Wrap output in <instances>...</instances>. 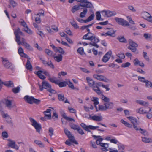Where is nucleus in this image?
<instances>
[{"mask_svg":"<svg viewBox=\"0 0 152 152\" xmlns=\"http://www.w3.org/2000/svg\"><path fill=\"white\" fill-rule=\"evenodd\" d=\"M48 80L51 82L54 83L56 84H58V81L59 80L57 79L56 77H51L50 76L48 78Z\"/></svg>","mask_w":152,"mask_h":152,"instance_id":"obj_27","label":"nucleus"},{"mask_svg":"<svg viewBox=\"0 0 152 152\" xmlns=\"http://www.w3.org/2000/svg\"><path fill=\"white\" fill-rule=\"evenodd\" d=\"M42 70H39L37 72H35V73L37 74L39 77L41 79L44 80L46 78L45 77L41 74L42 73Z\"/></svg>","mask_w":152,"mask_h":152,"instance_id":"obj_23","label":"nucleus"},{"mask_svg":"<svg viewBox=\"0 0 152 152\" xmlns=\"http://www.w3.org/2000/svg\"><path fill=\"white\" fill-rule=\"evenodd\" d=\"M56 50L59 53H61V54H63L65 52L62 49V48L60 47H58L57 48H56Z\"/></svg>","mask_w":152,"mask_h":152,"instance_id":"obj_52","label":"nucleus"},{"mask_svg":"<svg viewBox=\"0 0 152 152\" xmlns=\"http://www.w3.org/2000/svg\"><path fill=\"white\" fill-rule=\"evenodd\" d=\"M20 91V87L19 86L13 88L12 90V91L15 94L18 93Z\"/></svg>","mask_w":152,"mask_h":152,"instance_id":"obj_48","label":"nucleus"},{"mask_svg":"<svg viewBox=\"0 0 152 152\" xmlns=\"http://www.w3.org/2000/svg\"><path fill=\"white\" fill-rule=\"evenodd\" d=\"M8 146L12 148H15L17 150L18 149V147L15 144V141L10 140L8 143Z\"/></svg>","mask_w":152,"mask_h":152,"instance_id":"obj_13","label":"nucleus"},{"mask_svg":"<svg viewBox=\"0 0 152 152\" xmlns=\"http://www.w3.org/2000/svg\"><path fill=\"white\" fill-rule=\"evenodd\" d=\"M18 53L22 57L27 58L28 56L23 53V50L21 47H20L18 49Z\"/></svg>","mask_w":152,"mask_h":152,"instance_id":"obj_17","label":"nucleus"},{"mask_svg":"<svg viewBox=\"0 0 152 152\" xmlns=\"http://www.w3.org/2000/svg\"><path fill=\"white\" fill-rule=\"evenodd\" d=\"M3 83L5 86L8 87H14L13 83L11 81L3 82Z\"/></svg>","mask_w":152,"mask_h":152,"instance_id":"obj_22","label":"nucleus"},{"mask_svg":"<svg viewBox=\"0 0 152 152\" xmlns=\"http://www.w3.org/2000/svg\"><path fill=\"white\" fill-rule=\"evenodd\" d=\"M103 105H99L98 109L100 111H106L107 110H110L113 108L114 104L110 102L107 103H104Z\"/></svg>","mask_w":152,"mask_h":152,"instance_id":"obj_3","label":"nucleus"},{"mask_svg":"<svg viewBox=\"0 0 152 152\" xmlns=\"http://www.w3.org/2000/svg\"><path fill=\"white\" fill-rule=\"evenodd\" d=\"M142 140L145 143H151L152 142V138L145 137H142Z\"/></svg>","mask_w":152,"mask_h":152,"instance_id":"obj_21","label":"nucleus"},{"mask_svg":"<svg viewBox=\"0 0 152 152\" xmlns=\"http://www.w3.org/2000/svg\"><path fill=\"white\" fill-rule=\"evenodd\" d=\"M5 104L6 106L9 109H11L14 106L12 105V100L7 99H5Z\"/></svg>","mask_w":152,"mask_h":152,"instance_id":"obj_14","label":"nucleus"},{"mask_svg":"<svg viewBox=\"0 0 152 152\" xmlns=\"http://www.w3.org/2000/svg\"><path fill=\"white\" fill-rule=\"evenodd\" d=\"M45 52L47 55L50 56H53V52L49 49H45Z\"/></svg>","mask_w":152,"mask_h":152,"instance_id":"obj_37","label":"nucleus"},{"mask_svg":"<svg viewBox=\"0 0 152 152\" xmlns=\"http://www.w3.org/2000/svg\"><path fill=\"white\" fill-rule=\"evenodd\" d=\"M77 51L81 55H83L84 54H85L84 51V49L82 47L79 48L77 50Z\"/></svg>","mask_w":152,"mask_h":152,"instance_id":"obj_44","label":"nucleus"},{"mask_svg":"<svg viewBox=\"0 0 152 152\" xmlns=\"http://www.w3.org/2000/svg\"><path fill=\"white\" fill-rule=\"evenodd\" d=\"M131 65V64L129 62H127L125 63H123L122 64L121 67L123 68H126L128 67Z\"/></svg>","mask_w":152,"mask_h":152,"instance_id":"obj_54","label":"nucleus"},{"mask_svg":"<svg viewBox=\"0 0 152 152\" xmlns=\"http://www.w3.org/2000/svg\"><path fill=\"white\" fill-rule=\"evenodd\" d=\"M68 137L69 138L70 142L74 143H75V144H78V143L75 140V137L74 136L71 135L69 137L68 136Z\"/></svg>","mask_w":152,"mask_h":152,"instance_id":"obj_34","label":"nucleus"},{"mask_svg":"<svg viewBox=\"0 0 152 152\" xmlns=\"http://www.w3.org/2000/svg\"><path fill=\"white\" fill-rule=\"evenodd\" d=\"M2 63L4 66L6 68L9 69L12 66V64L6 58H2Z\"/></svg>","mask_w":152,"mask_h":152,"instance_id":"obj_9","label":"nucleus"},{"mask_svg":"<svg viewBox=\"0 0 152 152\" xmlns=\"http://www.w3.org/2000/svg\"><path fill=\"white\" fill-rule=\"evenodd\" d=\"M137 47H132L131 46H128L127 48L132 51L134 53H135L137 51Z\"/></svg>","mask_w":152,"mask_h":152,"instance_id":"obj_47","label":"nucleus"},{"mask_svg":"<svg viewBox=\"0 0 152 152\" xmlns=\"http://www.w3.org/2000/svg\"><path fill=\"white\" fill-rule=\"evenodd\" d=\"M83 3H85V4H80V6L87 8H91L93 7V5L92 3L89 2L87 0H83Z\"/></svg>","mask_w":152,"mask_h":152,"instance_id":"obj_10","label":"nucleus"},{"mask_svg":"<svg viewBox=\"0 0 152 152\" xmlns=\"http://www.w3.org/2000/svg\"><path fill=\"white\" fill-rule=\"evenodd\" d=\"M101 13L103 16L106 17H109L116 15V13L115 11H110L109 10H103L101 12Z\"/></svg>","mask_w":152,"mask_h":152,"instance_id":"obj_8","label":"nucleus"},{"mask_svg":"<svg viewBox=\"0 0 152 152\" xmlns=\"http://www.w3.org/2000/svg\"><path fill=\"white\" fill-rule=\"evenodd\" d=\"M114 19L115 21L119 24L124 26H128L129 25V24L128 22L122 18L115 17Z\"/></svg>","mask_w":152,"mask_h":152,"instance_id":"obj_7","label":"nucleus"},{"mask_svg":"<svg viewBox=\"0 0 152 152\" xmlns=\"http://www.w3.org/2000/svg\"><path fill=\"white\" fill-rule=\"evenodd\" d=\"M86 79L90 87H92L93 88L95 87V81H94L92 79L88 77H87L86 78Z\"/></svg>","mask_w":152,"mask_h":152,"instance_id":"obj_18","label":"nucleus"},{"mask_svg":"<svg viewBox=\"0 0 152 152\" xmlns=\"http://www.w3.org/2000/svg\"><path fill=\"white\" fill-rule=\"evenodd\" d=\"M143 57L145 60L148 61H149V57L147 56V53L145 52H143Z\"/></svg>","mask_w":152,"mask_h":152,"instance_id":"obj_61","label":"nucleus"},{"mask_svg":"<svg viewBox=\"0 0 152 152\" xmlns=\"http://www.w3.org/2000/svg\"><path fill=\"white\" fill-rule=\"evenodd\" d=\"M98 99L96 97H93V99L92 101L94 102V104L95 105V107L96 109V111H98L99 110L98 109H97V107L96 105L98 104L99 103V102L98 101Z\"/></svg>","mask_w":152,"mask_h":152,"instance_id":"obj_28","label":"nucleus"},{"mask_svg":"<svg viewBox=\"0 0 152 152\" xmlns=\"http://www.w3.org/2000/svg\"><path fill=\"white\" fill-rule=\"evenodd\" d=\"M144 37L147 40L151 41L152 39L151 35L149 33H145L143 34Z\"/></svg>","mask_w":152,"mask_h":152,"instance_id":"obj_25","label":"nucleus"},{"mask_svg":"<svg viewBox=\"0 0 152 152\" xmlns=\"http://www.w3.org/2000/svg\"><path fill=\"white\" fill-rule=\"evenodd\" d=\"M34 142L36 144L39 145L40 147L42 148L44 147V145L41 142V141L37 140H34Z\"/></svg>","mask_w":152,"mask_h":152,"instance_id":"obj_41","label":"nucleus"},{"mask_svg":"<svg viewBox=\"0 0 152 152\" xmlns=\"http://www.w3.org/2000/svg\"><path fill=\"white\" fill-rule=\"evenodd\" d=\"M150 15V14L147 12H144L142 14V17L147 20L148 19Z\"/></svg>","mask_w":152,"mask_h":152,"instance_id":"obj_38","label":"nucleus"},{"mask_svg":"<svg viewBox=\"0 0 152 152\" xmlns=\"http://www.w3.org/2000/svg\"><path fill=\"white\" fill-rule=\"evenodd\" d=\"M47 66H49L52 69H53L54 68V66L51 61L48 62Z\"/></svg>","mask_w":152,"mask_h":152,"instance_id":"obj_63","label":"nucleus"},{"mask_svg":"<svg viewBox=\"0 0 152 152\" xmlns=\"http://www.w3.org/2000/svg\"><path fill=\"white\" fill-rule=\"evenodd\" d=\"M137 47H132L131 46H128L127 48L132 51L134 53H135L137 51Z\"/></svg>","mask_w":152,"mask_h":152,"instance_id":"obj_46","label":"nucleus"},{"mask_svg":"<svg viewBox=\"0 0 152 152\" xmlns=\"http://www.w3.org/2000/svg\"><path fill=\"white\" fill-rule=\"evenodd\" d=\"M112 53L111 51H108L104 56L102 61L104 62H107L109 59Z\"/></svg>","mask_w":152,"mask_h":152,"instance_id":"obj_12","label":"nucleus"},{"mask_svg":"<svg viewBox=\"0 0 152 152\" xmlns=\"http://www.w3.org/2000/svg\"><path fill=\"white\" fill-rule=\"evenodd\" d=\"M108 36H112L113 34H114L115 32V31H114L113 29H110V30L107 32Z\"/></svg>","mask_w":152,"mask_h":152,"instance_id":"obj_57","label":"nucleus"},{"mask_svg":"<svg viewBox=\"0 0 152 152\" xmlns=\"http://www.w3.org/2000/svg\"><path fill=\"white\" fill-rule=\"evenodd\" d=\"M23 45H24L25 48L31 51L32 50H33V48L32 47H31L29 45V44L27 43V42L25 43Z\"/></svg>","mask_w":152,"mask_h":152,"instance_id":"obj_43","label":"nucleus"},{"mask_svg":"<svg viewBox=\"0 0 152 152\" xmlns=\"http://www.w3.org/2000/svg\"><path fill=\"white\" fill-rule=\"evenodd\" d=\"M42 88H41L40 90L43 91V89H48L51 88V85L48 82L43 81L42 83Z\"/></svg>","mask_w":152,"mask_h":152,"instance_id":"obj_11","label":"nucleus"},{"mask_svg":"<svg viewBox=\"0 0 152 152\" xmlns=\"http://www.w3.org/2000/svg\"><path fill=\"white\" fill-rule=\"evenodd\" d=\"M102 99L104 102V103H107L110 102V99L109 98L106 97L104 96L103 95L102 97Z\"/></svg>","mask_w":152,"mask_h":152,"instance_id":"obj_50","label":"nucleus"},{"mask_svg":"<svg viewBox=\"0 0 152 152\" xmlns=\"http://www.w3.org/2000/svg\"><path fill=\"white\" fill-rule=\"evenodd\" d=\"M96 19L98 20H100L101 17V15L99 12H96Z\"/></svg>","mask_w":152,"mask_h":152,"instance_id":"obj_59","label":"nucleus"},{"mask_svg":"<svg viewBox=\"0 0 152 152\" xmlns=\"http://www.w3.org/2000/svg\"><path fill=\"white\" fill-rule=\"evenodd\" d=\"M136 112L137 113L142 114H144L147 113V112L144 111V110L142 108L137 109Z\"/></svg>","mask_w":152,"mask_h":152,"instance_id":"obj_35","label":"nucleus"},{"mask_svg":"<svg viewBox=\"0 0 152 152\" xmlns=\"http://www.w3.org/2000/svg\"><path fill=\"white\" fill-rule=\"evenodd\" d=\"M24 100L26 102L30 104H32L34 103L36 104H39L41 102L40 100L35 99L33 97L30 96L28 95H26L24 98Z\"/></svg>","mask_w":152,"mask_h":152,"instance_id":"obj_4","label":"nucleus"},{"mask_svg":"<svg viewBox=\"0 0 152 152\" xmlns=\"http://www.w3.org/2000/svg\"><path fill=\"white\" fill-rule=\"evenodd\" d=\"M57 84L60 87H62L66 86L67 85V83L65 81L59 82V81L58 80V84Z\"/></svg>","mask_w":152,"mask_h":152,"instance_id":"obj_39","label":"nucleus"},{"mask_svg":"<svg viewBox=\"0 0 152 152\" xmlns=\"http://www.w3.org/2000/svg\"><path fill=\"white\" fill-rule=\"evenodd\" d=\"M92 14H91L88 18V19L89 21L92 20L94 17V14L93 12H92Z\"/></svg>","mask_w":152,"mask_h":152,"instance_id":"obj_62","label":"nucleus"},{"mask_svg":"<svg viewBox=\"0 0 152 152\" xmlns=\"http://www.w3.org/2000/svg\"><path fill=\"white\" fill-rule=\"evenodd\" d=\"M69 126L71 129L74 130H76L79 126L77 125L74 124L72 123H70L69 124Z\"/></svg>","mask_w":152,"mask_h":152,"instance_id":"obj_45","label":"nucleus"},{"mask_svg":"<svg viewBox=\"0 0 152 152\" xmlns=\"http://www.w3.org/2000/svg\"><path fill=\"white\" fill-rule=\"evenodd\" d=\"M61 114L63 118L69 121H73L74 122H75V120L72 118H70L67 116L66 113H64V111H61Z\"/></svg>","mask_w":152,"mask_h":152,"instance_id":"obj_16","label":"nucleus"},{"mask_svg":"<svg viewBox=\"0 0 152 152\" xmlns=\"http://www.w3.org/2000/svg\"><path fill=\"white\" fill-rule=\"evenodd\" d=\"M80 125L84 130L88 132H91L90 130L89 129H90V127L91 126V125L87 126L85 124L83 123H81L80 124Z\"/></svg>","mask_w":152,"mask_h":152,"instance_id":"obj_20","label":"nucleus"},{"mask_svg":"<svg viewBox=\"0 0 152 152\" xmlns=\"http://www.w3.org/2000/svg\"><path fill=\"white\" fill-rule=\"evenodd\" d=\"M88 11V10L87 9H85L83 10V11L81 12L80 15V17L81 18H84L86 15V14Z\"/></svg>","mask_w":152,"mask_h":152,"instance_id":"obj_40","label":"nucleus"},{"mask_svg":"<svg viewBox=\"0 0 152 152\" xmlns=\"http://www.w3.org/2000/svg\"><path fill=\"white\" fill-rule=\"evenodd\" d=\"M49 132L50 133L49 135L50 137L52 136L53 134V129L52 127H50L49 129Z\"/></svg>","mask_w":152,"mask_h":152,"instance_id":"obj_60","label":"nucleus"},{"mask_svg":"<svg viewBox=\"0 0 152 152\" xmlns=\"http://www.w3.org/2000/svg\"><path fill=\"white\" fill-rule=\"evenodd\" d=\"M88 119L97 121H99L102 120V116L96 115H94L92 116L91 115H89V117L88 118Z\"/></svg>","mask_w":152,"mask_h":152,"instance_id":"obj_15","label":"nucleus"},{"mask_svg":"<svg viewBox=\"0 0 152 152\" xmlns=\"http://www.w3.org/2000/svg\"><path fill=\"white\" fill-rule=\"evenodd\" d=\"M80 5L78 6L77 5L73 6L72 9V12L73 13H75L76 11L79 10L80 9Z\"/></svg>","mask_w":152,"mask_h":152,"instance_id":"obj_31","label":"nucleus"},{"mask_svg":"<svg viewBox=\"0 0 152 152\" xmlns=\"http://www.w3.org/2000/svg\"><path fill=\"white\" fill-rule=\"evenodd\" d=\"M93 90L98 95H100L102 93L99 87H96V88L95 86V87L93 88Z\"/></svg>","mask_w":152,"mask_h":152,"instance_id":"obj_36","label":"nucleus"},{"mask_svg":"<svg viewBox=\"0 0 152 152\" xmlns=\"http://www.w3.org/2000/svg\"><path fill=\"white\" fill-rule=\"evenodd\" d=\"M127 118L133 124L134 128L137 131L139 130L138 126H137L139 124V122L137 119L133 117L129 116L127 117Z\"/></svg>","mask_w":152,"mask_h":152,"instance_id":"obj_6","label":"nucleus"},{"mask_svg":"<svg viewBox=\"0 0 152 152\" xmlns=\"http://www.w3.org/2000/svg\"><path fill=\"white\" fill-rule=\"evenodd\" d=\"M67 85H68L69 87L71 89H75L73 83L70 81H68L67 83Z\"/></svg>","mask_w":152,"mask_h":152,"instance_id":"obj_55","label":"nucleus"},{"mask_svg":"<svg viewBox=\"0 0 152 152\" xmlns=\"http://www.w3.org/2000/svg\"><path fill=\"white\" fill-rule=\"evenodd\" d=\"M62 56L60 54H58V56H55L54 57V59L55 61L58 62H59L62 60Z\"/></svg>","mask_w":152,"mask_h":152,"instance_id":"obj_32","label":"nucleus"},{"mask_svg":"<svg viewBox=\"0 0 152 152\" xmlns=\"http://www.w3.org/2000/svg\"><path fill=\"white\" fill-rule=\"evenodd\" d=\"M29 120L31 122V125L35 129L36 131L40 133L42 130L41 125L37 122L34 119L31 118H29Z\"/></svg>","mask_w":152,"mask_h":152,"instance_id":"obj_5","label":"nucleus"},{"mask_svg":"<svg viewBox=\"0 0 152 152\" xmlns=\"http://www.w3.org/2000/svg\"><path fill=\"white\" fill-rule=\"evenodd\" d=\"M138 80L142 82L145 83L146 80H145V78L142 77L138 76Z\"/></svg>","mask_w":152,"mask_h":152,"instance_id":"obj_64","label":"nucleus"},{"mask_svg":"<svg viewBox=\"0 0 152 152\" xmlns=\"http://www.w3.org/2000/svg\"><path fill=\"white\" fill-rule=\"evenodd\" d=\"M139 130L140 132L143 135L145 136H148L149 135V133L146 130L143 129H142L140 128L138 126Z\"/></svg>","mask_w":152,"mask_h":152,"instance_id":"obj_26","label":"nucleus"},{"mask_svg":"<svg viewBox=\"0 0 152 152\" xmlns=\"http://www.w3.org/2000/svg\"><path fill=\"white\" fill-rule=\"evenodd\" d=\"M100 146L102 147L101 150L104 151H108L107 148L108 147V145L107 143H102Z\"/></svg>","mask_w":152,"mask_h":152,"instance_id":"obj_19","label":"nucleus"},{"mask_svg":"<svg viewBox=\"0 0 152 152\" xmlns=\"http://www.w3.org/2000/svg\"><path fill=\"white\" fill-rule=\"evenodd\" d=\"M26 67L28 70H29L31 71H32V66L30 63V61L29 60H28L26 65Z\"/></svg>","mask_w":152,"mask_h":152,"instance_id":"obj_33","label":"nucleus"},{"mask_svg":"<svg viewBox=\"0 0 152 152\" xmlns=\"http://www.w3.org/2000/svg\"><path fill=\"white\" fill-rule=\"evenodd\" d=\"M93 77L95 79H97L99 80L102 81L104 76L94 74L93 75Z\"/></svg>","mask_w":152,"mask_h":152,"instance_id":"obj_24","label":"nucleus"},{"mask_svg":"<svg viewBox=\"0 0 152 152\" xmlns=\"http://www.w3.org/2000/svg\"><path fill=\"white\" fill-rule=\"evenodd\" d=\"M128 42L129 44V46H131L132 47H137L138 46L137 44L133 41L132 40L129 39Z\"/></svg>","mask_w":152,"mask_h":152,"instance_id":"obj_30","label":"nucleus"},{"mask_svg":"<svg viewBox=\"0 0 152 152\" xmlns=\"http://www.w3.org/2000/svg\"><path fill=\"white\" fill-rule=\"evenodd\" d=\"M86 30L88 33L83 36V39L90 40L91 42L89 43V45L95 47L97 48H99V46L97 44L99 41V38L96 37L94 34L90 32V29L88 28H87Z\"/></svg>","mask_w":152,"mask_h":152,"instance_id":"obj_1","label":"nucleus"},{"mask_svg":"<svg viewBox=\"0 0 152 152\" xmlns=\"http://www.w3.org/2000/svg\"><path fill=\"white\" fill-rule=\"evenodd\" d=\"M64 131L66 135H67L68 137L71 135V133L70 131H69L66 128H64Z\"/></svg>","mask_w":152,"mask_h":152,"instance_id":"obj_53","label":"nucleus"},{"mask_svg":"<svg viewBox=\"0 0 152 152\" xmlns=\"http://www.w3.org/2000/svg\"><path fill=\"white\" fill-rule=\"evenodd\" d=\"M70 23L75 28H79V26L74 20L70 22Z\"/></svg>","mask_w":152,"mask_h":152,"instance_id":"obj_56","label":"nucleus"},{"mask_svg":"<svg viewBox=\"0 0 152 152\" xmlns=\"http://www.w3.org/2000/svg\"><path fill=\"white\" fill-rule=\"evenodd\" d=\"M117 39L120 42L122 43H126L127 42V40L124 36L118 37Z\"/></svg>","mask_w":152,"mask_h":152,"instance_id":"obj_29","label":"nucleus"},{"mask_svg":"<svg viewBox=\"0 0 152 152\" xmlns=\"http://www.w3.org/2000/svg\"><path fill=\"white\" fill-rule=\"evenodd\" d=\"M76 130L77 131L79 134L81 135L84 134V133L83 130L79 126L78 127Z\"/></svg>","mask_w":152,"mask_h":152,"instance_id":"obj_58","label":"nucleus"},{"mask_svg":"<svg viewBox=\"0 0 152 152\" xmlns=\"http://www.w3.org/2000/svg\"><path fill=\"white\" fill-rule=\"evenodd\" d=\"M14 34L15 36V41L19 45H20L22 43L23 45L26 43L25 42V39L22 38L21 39L22 41H20V37L19 34L24 36V34L20 31L19 28L18 27L17 29H15L14 32Z\"/></svg>","mask_w":152,"mask_h":152,"instance_id":"obj_2","label":"nucleus"},{"mask_svg":"<svg viewBox=\"0 0 152 152\" xmlns=\"http://www.w3.org/2000/svg\"><path fill=\"white\" fill-rule=\"evenodd\" d=\"M58 99L60 101H64V95L63 94H58Z\"/></svg>","mask_w":152,"mask_h":152,"instance_id":"obj_42","label":"nucleus"},{"mask_svg":"<svg viewBox=\"0 0 152 152\" xmlns=\"http://www.w3.org/2000/svg\"><path fill=\"white\" fill-rule=\"evenodd\" d=\"M23 31L26 32L30 34H31L32 33V31L28 27L23 28Z\"/></svg>","mask_w":152,"mask_h":152,"instance_id":"obj_49","label":"nucleus"},{"mask_svg":"<svg viewBox=\"0 0 152 152\" xmlns=\"http://www.w3.org/2000/svg\"><path fill=\"white\" fill-rule=\"evenodd\" d=\"M146 84V86L147 87H151L152 88V83L148 80H146L145 83Z\"/></svg>","mask_w":152,"mask_h":152,"instance_id":"obj_51","label":"nucleus"}]
</instances>
